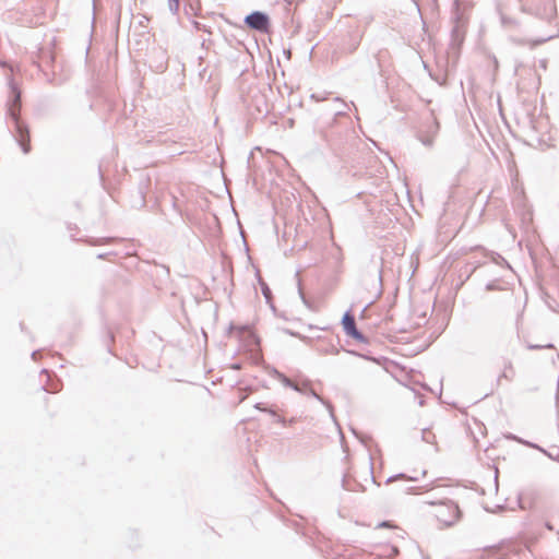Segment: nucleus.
<instances>
[{"label": "nucleus", "instance_id": "obj_1", "mask_svg": "<svg viewBox=\"0 0 559 559\" xmlns=\"http://www.w3.org/2000/svg\"><path fill=\"white\" fill-rule=\"evenodd\" d=\"M428 515L432 518L440 528L456 524L462 518L459 503L453 500L429 502Z\"/></svg>", "mask_w": 559, "mask_h": 559}, {"label": "nucleus", "instance_id": "obj_2", "mask_svg": "<svg viewBox=\"0 0 559 559\" xmlns=\"http://www.w3.org/2000/svg\"><path fill=\"white\" fill-rule=\"evenodd\" d=\"M342 325L348 336L361 343L366 342L364 335L356 329L355 318L353 314L349 312L345 313L342 320Z\"/></svg>", "mask_w": 559, "mask_h": 559}, {"label": "nucleus", "instance_id": "obj_3", "mask_svg": "<svg viewBox=\"0 0 559 559\" xmlns=\"http://www.w3.org/2000/svg\"><path fill=\"white\" fill-rule=\"evenodd\" d=\"M246 23L253 29L265 32L269 26L267 16L261 12H253L246 17Z\"/></svg>", "mask_w": 559, "mask_h": 559}, {"label": "nucleus", "instance_id": "obj_4", "mask_svg": "<svg viewBox=\"0 0 559 559\" xmlns=\"http://www.w3.org/2000/svg\"><path fill=\"white\" fill-rule=\"evenodd\" d=\"M17 141L25 154L31 152V135L27 128L17 124Z\"/></svg>", "mask_w": 559, "mask_h": 559}, {"label": "nucleus", "instance_id": "obj_5", "mask_svg": "<svg viewBox=\"0 0 559 559\" xmlns=\"http://www.w3.org/2000/svg\"><path fill=\"white\" fill-rule=\"evenodd\" d=\"M515 370L511 362H507L503 367L502 373L499 377V383H501L502 380L511 381L514 378Z\"/></svg>", "mask_w": 559, "mask_h": 559}, {"label": "nucleus", "instance_id": "obj_6", "mask_svg": "<svg viewBox=\"0 0 559 559\" xmlns=\"http://www.w3.org/2000/svg\"><path fill=\"white\" fill-rule=\"evenodd\" d=\"M167 1H168L169 10L173 13H178L179 8H180V1L179 0H167Z\"/></svg>", "mask_w": 559, "mask_h": 559}, {"label": "nucleus", "instance_id": "obj_7", "mask_svg": "<svg viewBox=\"0 0 559 559\" xmlns=\"http://www.w3.org/2000/svg\"><path fill=\"white\" fill-rule=\"evenodd\" d=\"M251 338H252V341H253L254 345H257V346H258V345H259V340H258V337H257L254 334H251Z\"/></svg>", "mask_w": 559, "mask_h": 559}, {"label": "nucleus", "instance_id": "obj_8", "mask_svg": "<svg viewBox=\"0 0 559 559\" xmlns=\"http://www.w3.org/2000/svg\"><path fill=\"white\" fill-rule=\"evenodd\" d=\"M380 526L392 527V525L389 522H383L380 524Z\"/></svg>", "mask_w": 559, "mask_h": 559}]
</instances>
